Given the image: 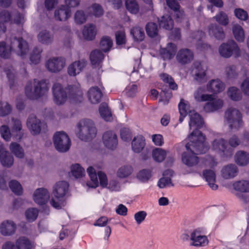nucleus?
Wrapping results in <instances>:
<instances>
[{
  "instance_id": "1",
  "label": "nucleus",
  "mask_w": 249,
  "mask_h": 249,
  "mask_svg": "<svg viewBox=\"0 0 249 249\" xmlns=\"http://www.w3.org/2000/svg\"><path fill=\"white\" fill-rule=\"evenodd\" d=\"M204 136L198 131L195 133H193L186 139L187 151L181 156L182 163L188 168L184 172V174L194 172L193 167L198 163V159L196 154H202L208 150L207 146L204 143Z\"/></svg>"
},
{
  "instance_id": "2",
  "label": "nucleus",
  "mask_w": 249,
  "mask_h": 249,
  "mask_svg": "<svg viewBox=\"0 0 249 249\" xmlns=\"http://www.w3.org/2000/svg\"><path fill=\"white\" fill-rule=\"evenodd\" d=\"M96 165L89 166L87 168L89 179L84 184L89 188L95 189L99 186L108 189L112 192H118L121 190V185L116 179H111L108 181L107 174L97 169H100Z\"/></svg>"
},
{
  "instance_id": "3",
  "label": "nucleus",
  "mask_w": 249,
  "mask_h": 249,
  "mask_svg": "<svg viewBox=\"0 0 249 249\" xmlns=\"http://www.w3.org/2000/svg\"><path fill=\"white\" fill-rule=\"evenodd\" d=\"M69 184L66 181H57L52 188V195L50 205L56 209H61L66 205V202L63 198L68 192Z\"/></svg>"
},
{
  "instance_id": "4",
  "label": "nucleus",
  "mask_w": 249,
  "mask_h": 249,
  "mask_svg": "<svg viewBox=\"0 0 249 249\" xmlns=\"http://www.w3.org/2000/svg\"><path fill=\"white\" fill-rule=\"evenodd\" d=\"M96 133L94 124L90 119H82L76 125L75 134L82 141H88L94 138Z\"/></svg>"
},
{
  "instance_id": "5",
  "label": "nucleus",
  "mask_w": 249,
  "mask_h": 249,
  "mask_svg": "<svg viewBox=\"0 0 249 249\" xmlns=\"http://www.w3.org/2000/svg\"><path fill=\"white\" fill-rule=\"evenodd\" d=\"M219 53L223 57L230 58L233 55L239 57L242 55V52L234 41H230L222 43L218 49Z\"/></svg>"
},
{
  "instance_id": "6",
  "label": "nucleus",
  "mask_w": 249,
  "mask_h": 249,
  "mask_svg": "<svg viewBox=\"0 0 249 249\" xmlns=\"http://www.w3.org/2000/svg\"><path fill=\"white\" fill-rule=\"evenodd\" d=\"M53 142L55 149L61 152L67 151L71 146V141L64 132H56L53 137Z\"/></svg>"
},
{
  "instance_id": "7",
  "label": "nucleus",
  "mask_w": 249,
  "mask_h": 249,
  "mask_svg": "<svg viewBox=\"0 0 249 249\" xmlns=\"http://www.w3.org/2000/svg\"><path fill=\"white\" fill-rule=\"evenodd\" d=\"M241 113L235 108L230 107L225 112V118L229 127L237 129L242 125Z\"/></svg>"
},
{
  "instance_id": "8",
  "label": "nucleus",
  "mask_w": 249,
  "mask_h": 249,
  "mask_svg": "<svg viewBox=\"0 0 249 249\" xmlns=\"http://www.w3.org/2000/svg\"><path fill=\"white\" fill-rule=\"evenodd\" d=\"M32 199L35 203L39 206L46 205L49 202L50 203V192L46 188H37L33 193Z\"/></svg>"
},
{
  "instance_id": "9",
  "label": "nucleus",
  "mask_w": 249,
  "mask_h": 249,
  "mask_svg": "<svg viewBox=\"0 0 249 249\" xmlns=\"http://www.w3.org/2000/svg\"><path fill=\"white\" fill-rule=\"evenodd\" d=\"M47 89L48 86L45 82H38L35 81L33 83H31L26 86L25 93L30 98H34L44 93Z\"/></svg>"
},
{
  "instance_id": "10",
  "label": "nucleus",
  "mask_w": 249,
  "mask_h": 249,
  "mask_svg": "<svg viewBox=\"0 0 249 249\" xmlns=\"http://www.w3.org/2000/svg\"><path fill=\"white\" fill-rule=\"evenodd\" d=\"M209 240L202 229L197 228L190 233V245L196 247H204L208 244Z\"/></svg>"
},
{
  "instance_id": "11",
  "label": "nucleus",
  "mask_w": 249,
  "mask_h": 249,
  "mask_svg": "<svg viewBox=\"0 0 249 249\" xmlns=\"http://www.w3.org/2000/svg\"><path fill=\"white\" fill-rule=\"evenodd\" d=\"M225 143L222 138L216 139L212 142L211 149L222 158L229 157L231 155L232 151L227 148Z\"/></svg>"
},
{
  "instance_id": "12",
  "label": "nucleus",
  "mask_w": 249,
  "mask_h": 249,
  "mask_svg": "<svg viewBox=\"0 0 249 249\" xmlns=\"http://www.w3.org/2000/svg\"><path fill=\"white\" fill-rule=\"evenodd\" d=\"M207 67L200 63L196 62L192 69V75L194 79L199 82H203L206 80Z\"/></svg>"
},
{
  "instance_id": "13",
  "label": "nucleus",
  "mask_w": 249,
  "mask_h": 249,
  "mask_svg": "<svg viewBox=\"0 0 249 249\" xmlns=\"http://www.w3.org/2000/svg\"><path fill=\"white\" fill-rule=\"evenodd\" d=\"M65 64V60L63 58L52 57L46 62V67L50 71L57 72L64 68Z\"/></svg>"
},
{
  "instance_id": "14",
  "label": "nucleus",
  "mask_w": 249,
  "mask_h": 249,
  "mask_svg": "<svg viewBox=\"0 0 249 249\" xmlns=\"http://www.w3.org/2000/svg\"><path fill=\"white\" fill-rule=\"evenodd\" d=\"M204 106V110L207 112H213L222 108L224 105L223 100L213 95L211 98Z\"/></svg>"
},
{
  "instance_id": "15",
  "label": "nucleus",
  "mask_w": 249,
  "mask_h": 249,
  "mask_svg": "<svg viewBox=\"0 0 249 249\" xmlns=\"http://www.w3.org/2000/svg\"><path fill=\"white\" fill-rule=\"evenodd\" d=\"M16 230L17 225L12 220H4L0 224V233L3 236H11L15 233Z\"/></svg>"
},
{
  "instance_id": "16",
  "label": "nucleus",
  "mask_w": 249,
  "mask_h": 249,
  "mask_svg": "<svg viewBox=\"0 0 249 249\" xmlns=\"http://www.w3.org/2000/svg\"><path fill=\"white\" fill-rule=\"evenodd\" d=\"M27 125L33 134H38L42 128L46 127V124H42L36 116H30L27 122Z\"/></svg>"
},
{
  "instance_id": "17",
  "label": "nucleus",
  "mask_w": 249,
  "mask_h": 249,
  "mask_svg": "<svg viewBox=\"0 0 249 249\" xmlns=\"http://www.w3.org/2000/svg\"><path fill=\"white\" fill-rule=\"evenodd\" d=\"M53 90L54 102L56 104L62 105L67 101L68 96L66 92L63 90L61 85L55 84L53 85Z\"/></svg>"
},
{
  "instance_id": "18",
  "label": "nucleus",
  "mask_w": 249,
  "mask_h": 249,
  "mask_svg": "<svg viewBox=\"0 0 249 249\" xmlns=\"http://www.w3.org/2000/svg\"><path fill=\"white\" fill-rule=\"evenodd\" d=\"M202 176L207 182L209 186L213 190L218 189V186L216 183V173L213 169H206L203 171Z\"/></svg>"
},
{
  "instance_id": "19",
  "label": "nucleus",
  "mask_w": 249,
  "mask_h": 249,
  "mask_svg": "<svg viewBox=\"0 0 249 249\" xmlns=\"http://www.w3.org/2000/svg\"><path fill=\"white\" fill-rule=\"evenodd\" d=\"M190 117L189 126L191 129H195L193 133H196V131L199 132L202 136L203 135L196 129L201 126L203 124V120L200 116L197 113L195 110L190 111L189 114Z\"/></svg>"
},
{
  "instance_id": "20",
  "label": "nucleus",
  "mask_w": 249,
  "mask_h": 249,
  "mask_svg": "<svg viewBox=\"0 0 249 249\" xmlns=\"http://www.w3.org/2000/svg\"><path fill=\"white\" fill-rule=\"evenodd\" d=\"M103 142L106 147L113 149L118 143L116 135L112 131H107L103 136Z\"/></svg>"
},
{
  "instance_id": "21",
  "label": "nucleus",
  "mask_w": 249,
  "mask_h": 249,
  "mask_svg": "<svg viewBox=\"0 0 249 249\" xmlns=\"http://www.w3.org/2000/svg\"><path fill=\"white\" fill-rule=\"evenodd\" d=\"M3 144L0 142V162L3 166L9 167L14 163V158L7 151L4 150Z\"/></svg>"
},
{
  "instance_id": "22",
  "label": "nucleus",
  "mask_w": 249,
  "mask_h": 249,
  "mask_svg": "<svg viewBox=\"0 0 249 249\" xmlns=\"http://www.w3.org/2000/svg\"><path fill=\"white\" fill-rule=\"evenodd\" d=\"M86 61L82 59L75 61L71 64L68 68V73L71 76H75L79 74L86 65Z\"/></svg>"
},
{
  "instance_id": "23",
  "label": "nucleus",
  "mask_w": 249,
  "mask_h": 249,
  "mask_svg": "<svg viewBox=\"0 0 249 249\" xmlns=\"http://www.w3.org/2000/svg\"><path fill=\"white\" fill-rule=\"evenodd\" d=\"M225 88L224 83L219 79H213L210 81L207 84V91L219 93L222 92Z\"/></svg>"
},
{
  "instance_id": "24",
  "label": "nucleus",
  "mask_w": 249,
  "mask_h": 249,
  "mask_svg": "<svg viewBox=\"0 0 249 249\" xmlns=\"http://www.w3.org/2000/svg\"><path fill=\"white\" fill-rule=\"evenodd\" d=\"M87 96L91 104H96L101 101L102 92L98 87H93L89 89Z\"/></svg>"
},
{
  "instance_id": "25",
  "label": "nucleus",
  "mask_w": 249,
  "mask_h": 249,
  "mask_svg": "<svg viewBox=\"0 0 249 249\" xmlns=\"http://www.w3.org/2000/svg\"><path fill=\"white\" fill-rule=\"evenodd\" d=\"M174 174L172 170L168 169L163 173L164 177L159 179L158 182V186L160 188H164L167 187H172L174 184L172 183L171 177Z\"/></svg>"
},
{
  "instance_id": "26",
  "label": "nucleus",
  "mask_w": 249,
  "mask_h": 249,
  "mask_svg": "<svg viewBox=\"0 0 249 249\" xmlns=\"http://www.w3.org/2000/svg\"><path fill=\"white\" fill-rule=\"evenodd\" d=\"M194 57L193 53L189 49H183L179 50L177 55V60L181 64L190 62Z\"/></svg>"
},
{
  "instance_id": "27",
  "label": "nucleus",
  "mask_w": 249,
  "mask_h": 249,
  "mask_svg": "<svg viewBox=\"0 0 249 249\" xmlns=\"http://www.w3.org/2000/svg\"><path fill=\"white\" fill-rule=\"evenodd\" d=\"M146 146L144 138L142 136L135 137L131 142V147L133 151L136 153L141 152Z\"/></svg>"
},
{
  "instance_id": "28",
  "label": "nucleus",
  "mask_w": 249,
  "mask_h": 249,
  "mask_svg": "<svg viewBox=\"0 0 249 249\" xmlns=\"http://www.w3.org/2000/svg\"><path fill=\"white\" fill-rule=\"evenodd\" d=\"M178 111L180 114L179 122L182 123L187 114H190V105L188 101L183 99H180L178 105Z\"/></svg>"
},
{
  "instance_id": "29",
  "label": "nucleus",
  "mask_w": 249,
  "mask_h": 249,
  "mask_svg": "<svg viewBox=\"0 0 249 249\" xmlns=\"http://www.w3.org/2000/svg\"><path fill=\"white\" fill-rule=\"evenodd\" d=\"M97 29L93 24L85 25L82 31L84 38L86 40H91L93 39L96 35Z\"/></svg>"
},
{
  "instance_id": "30",
  "label": "nucleus",
  "mask_w": 249,
  "mask_h": 249,
  "mask_svg": "<svg viewBox=\"0 0 249 249\" xmlns=\"http://www.w3.org/2000/svg\"><path fill=\"white\" fill-rule=\"evenodd\" d=\"M70 173L76 179H81L86 175L84 168L78 163L71 165L70 168Z\"/></svg>"
},
{
  "instance_id": "31",
  "label": "nucleus",
  "mask_w": 249,
  "mask_h": 249,
  "mask_svg": "<svg viewBox=\"0 0 249 249\" xmlns=\"http://www.w3.org/2000/svg\"><path fill=\"white\" fill-rule=\"evenodd\" d=\"M71 11L70 9L63 6L55 10L54 17L57 20L65 21L71 16Z\"/></svg>"
},
{
  "instance_id": "32",
  "label": "nucleus",
  "mask_w": 249,
  "mask_h": 249,
  "mask_svg": "<svg viewBox=\"0 0 249 249\" xmlns=\"http://www.w3.org/2000/svg\"><path fill=\"white\" fill-rule=\"evenodd\" d=\"M176 51V46L173 44L169 43L166 48L161 49L160 54L164 60H169L174 56Z\"/></svg>"
},
{
  "instance_id": "33",
  "label": "nucleus",
  "mask_w": 249,
  "mask_h": 249,
  "mask_svg": "<svg viewBox=\"0 0 249 249\" xmlns=\"http://www.w3.org/2000/svg\"><path fill=\"white\" fill-rule=\"evenodd\" d=\"M237 173L236 166L233 164H229L223 168L221 171V175L224 178L229 179L234 177Z\"/></svg>"
},
{
  "instance_id": "34",
  "label": "nucleus",
  "mask_w": 249,
  "mask_h": 249,
  "mask_svg": "<svg viewBox=\"0 0 249 249\" xmlns=\"http://www.w3.org/2000/svg\"><path fill=\"white\" fill-rule=\"evenodd\" d=\"M232 33L236 40L242 42L245 38V32L243 28L239 25L234 24L232 27Z\"/></svg>"
},
{
  "instance_id": "35",
  "label": "nucleus",
  "mask_w": 249,
  "mask_h": 249,
  "mask_svg": "<svg viewBox=\"0 0 249 249\" xmlns=\"http://www.w3.org/2000/svg\"><path fill=\"white\" fill-rule=\"evenodd\" d=\"M235 161L239 165L245 166L249 163V154L244 151H239L235 156Z\"/></svg>"
},
{
  "instance_id": "36",
  "label": "nucleus",
  "mask_w": 249,
  "mask_h": 249,
  "mask_svg": "<svg viewBox=\"0 0 249 249\" xmlns=\"http://www.w3.org/2000/svg\"><path fill=\"white\" fill-rule=\"evenodd\" d=\"M17 249H32L34 246L31 242L25 237L18 238L16 242Z\"/></svg>"
},
{
  "instance_id": "37",
  "label": "nucleus",
  "mask_w": 249,
  "mask_h": 249,
  "mask_svg": "<svg viewBox=\"0 0 249 249\" xmlns=\"http://www.w3.org/2000/svg\"><path fill=\"white\" fill-rule=\"evenodd\" d=\"M152 176V170L150 169H142L139 171L136 175V178L140 182H147Z\"/></svg>"
},
{
  "instance_id": "38",
  "label": "nucleus",
  "mask_w": 249,
  "mask_h": 249,
  "mask_svg": "<svg viewBox=\"0 0 249 249\" xmlns=\"http://www.w3.org/2000/svg\"><path fill=\"white\" fill-rule=\"evenodd\" d=\"M234 190L241 192H249V180H241L232 184Z\"/></svg>"
},
{
  "instance_id": "39",
  "label": "nucleus",
  "mask_w": 249,
  "mask_h": 249,
  "mask_svg": "<svg viewBox=\"0 0 249 249\" xmlns=\"http://www.w3.org/2000/svg\"><path fill=\"white\" fill-rule=\"evenodd\" d=\"M167 154V152L166 150L160 148H155L152 151V155L155 161L160 162L164 160Z\"/></svg>"
},
{
  "instance_id": "40",
  "label": "nucleus",
  "mask_w": 249,
  "mask_h": 249,
  "mask_svg": "<svg viewBox=\"0 0 249 249\" xmlns=\"http://www.w3.org/2000/svg\"><path fill=\"white\" fill-rule=\"evenodd\" d=\"M205 89L200 88L194 93V97L198 102H204L209 100L213 97V94H205Z\"/></svg>"
},
{
  "instance_id": "41",
  "label": "nucleus",
  "mask_w": 249,
  "mask_h": 249,
  "mask_svg": "<svg viewBox=\"0 0 249 249\" xmlns=\"http://www.w3.org/2000/svg\"><path fill=\"white\" fill-rule=\"evenodd\" d=\"M133 167L130 165H124L121 167L117 171V176L120 178L128 177L133 173Z\"/></svg>"
},
{
  "instance_id": "42",
  "label": "nucleus",
  "mask_w": 249,
  "mask_h": 249,
  "mask_svg": "<svg viewBox=\"0 0 249 249\" xmlns=\"http://www.w3.org/2000/svg\"><path fill=\"white\" fill-rule=\"evenodd\" d=\"M113 46V41L111 38L108 36H104L102 37L100 47L104 52L109 51Z\"/></svg>"
},
{
  "instance_id": "43",
  "label": "nucleus",
  "mask_w": 249,
  "mask_h": 249,
  "mask_svg": "<svg viewBox=\"0 0 249 249\" xmlns=\"http://www.w3.org/2000/svg\"><path fill=\"white\" fill-rule=\"evenodd\" d=\"M130 34L136 42L142 41L145 38L144 31L139 27H135L132 28L130 31Z\"/></svg>"
},
{
  "instance_id": "44",
  "label": "nucleus",
  "mask_w": 249,
  "mask_h": 249,
  "mask_svg": "<svg viewBox=\"0 0 249 249\" xmlns=\"http://www.w3.org/2000/svg\"><path fill=\"white\" fill-rule=\"evenodd\" d=\"M167 5L172 9L174 10L176 15L178 21H180V18L183 16V12L179 10V6L176 0H166Z\"/></svg>"
},
{
  "instance_id": "45",
  "label": "nucleus",
  "mask_w": 249,
  "mask_h": 249,
  "mask_svg": "<svg viewBox=\"0 0 249 249\" xmlns=\"http://www.w3.org/2000/svg\"><path fill=\"white\" fill-rule=\"evenodd\" d=\"M227 95L231 100L235 101L241 99L242 95L239 89L235 87H231L227 91Z\"/></svg>"
},
{
  "instance_id": "46",
  "label": "nucleus",
  "mask_w": 249,
  "mask_h": 249,
  "mask_svg": "<svg viewBox=\"0 0 249 249\" xmlns=\"http://www.w3.org/2000/svg\"><path fill=\"white\" fill-rule=\"evenodd\" d=\"M147 35L150 37H156L158 35L159 28L156 23L149 22L145 26Z\"/></svg>"
},
{
  "instance_id": "47",
  "label": "nucleus",
  "mask_w": 249,
  "mask_h": 249,
  "mask_svg": "<svg viewBox=\"0 0 249 249\" xmlns=\"http://www.w3.org/2000/svg\"><path fill=\"white\" fill-rule=\"evenodd\" d=\"M125 6L127 10L131 14H136L139 11V6L136 0H126Z\"/></svg>"
},
{
  "instance_id": "48",
  "label": "nucleus",
  "mask_w": 249,
  "mask_h": 249,
  "mask_svg": "<svg viewBox=\"0 0 249 249\" xmlns=\"http://www.w3.org/2000/svg\"><path fill=\"white\" fill-rule=\"evenodd\" d=\"M99 113L101 116L105 120L109 121L112 120V114L107 105L106 104H102L99 108Z\"/></svg>"
},
{
  "instance_id": "49",
  "label": "nucleus",
  "mask_w": 249,
  "mask_h": 249,
  "mask_svg": "<svg viewBox=\"0 0 249 249\" xmlns=\"http://www.w3.org/2000/svg\"><path fill=\"white\" fill-rule=\"evenodd\" d=\"M104 57L103 53L98 50L92 52L90 55V59L93 65L99 64L103 60Z\"/></svg>"
},
{
  "instance_id": "50",
  "label": "nucleus",
  "mask_w": 249,
  "mask_h": 249,
  "mask_svg": "<svg viewBox=\"0 0 249 249\" xmlns=\"http://www.w3.org/2000/svg\"><path fill=\"white\" fill-rule=\"evenodd\" d=\"M10 15L9 13L4 10L0 13V30L5 32L6 30V24L10 21Z\"/></svg>"
},
{
  "instance_id": "51",
  "label": "nucleus",
  "mask_w": 249,
  "mask_h": 249,
  "mask_svg": "<svg viewBox=\"0 0 249 249\" xmlns=\"http://www.w3.org/2000/svg\"><path fill=\"white\" fill-rule=\"evenodd\" d=\"M11 151L18 158H22L24 157V153L22 148L18 143L12 142L10 147Z\"/></svg>"
},
{
  "instance_id": "52",
  "label": "nucleus",
  "mask_w": 249,
  "mask_h": 249,
  "mask_svg": "<svg viewBox=\"0 0 249 249\" xmlns=\"http://www.w3.org/2000/svg\"><path fill=\"white\" fill-rule=\"evenodd\" d=\"M160 25L166 30H170L173 27V22L170 16L165 15L161 18L160 21Z\"/></svg>"
},
{
  "instance_id": "53",
  "label": "nucleus",
  "mask_w": 249,
  "mask_h": 249,
  "mask_svg": "<svg viewBox=\"0 0 249 249\" xmlns=\"http://www.w3.org/2000/svg\"><path fill=\"white\" fill-rule=\"evenodd\" d=\"M38 214V210L37 208H29L25 213L26 218L29 222L35 221L37 217Z\"/></svg>"
},
{
  "instance_id": "54",
  "label": "nucleus",
  "mask_w": 249,
  "mask_h": 249,
  "mask_svg": "<svg viewBox=\"0 0 249 249\" xmlns=\"http://www.w3.org/2000/svg\"><path fill=\"white\" fill-rule=\"evenodd\" d=\"M115 38L117 45L120 46L125 44L126 39L124 29H121L115 33Z\"/></svg>"
},
{
  "instance_id": "55",
  "label": "nucleus",
  "mask_w": 249,
  "mask_h": 249,
  "mask_svg": "<svg viewBox=\"0 0 249 249\" xmlns=\"http://www.w3.org/2000/svg\"><path fill=\"white\" fill-rule=\"evenodd\" d=\"M11 53V46L6 45L4 42H0V56L3 58L8 57Z\"/></svg>"
},
{
  "instance_id": "56",
  "label": "nucleus",
  "mask_w": 249,
  "mask_h": 249,
  "mask_svg": "<svg viewBox=\"0 0 249 249\" xmlns=\"http://www.w3.org/2000/svg\"><path fill=\"white\" fill-rule=\"evenodd\" d=\"M209 32L210 35L214 36L218 39H222L224 37V33L223 30L218 27H211L209 29Z\"/></svg>"
},
{
  "instance_id": "57",
  "label": "nucleus",
  "mask_w": 249,
  "mask_h": 249,
  "mask_svg": "<svg viewBox=\"0 0 249 249\" xmlns=\"http://www.w3.org/2000/svg\"><path fill=\"white\" fill-rule=\"evenodd\" d=\"M9 186L10 189L15 194L19 195L22 193V187L18 181L12 180L9 182Z\"/></svg>"
},
{
  "instance_id": "58",
  "label": "nucleus",
  "mask_w": 249,
  "mask_h": 249,
  "mask_svg": "<svg viewBox=\"0 0 249 249\" xmlns=\"http://www.w3.org/2000/svg\"><path fill=\"white\" fill-rule=\"evenodd\" d=\"M160 77L163 82L169 84L171 89L174 90L177 89V85L174 82V80L170 75L166 73H162L160 74Z\"/></svg>"
},
{
  "instance_id": "59",
  "label": "nucleus",
  "mask_w": 249,
  "mask_h": 249,
  "mask_svg": "<svg viewBox=\"0 0 249 249\" xmlns=\"http://www.w3.org/2000/svg\"><path fill=\"white\" fill-rule=\"evenodd\" d=\"M13 44H17L18 46L20 52L18 53L20 55H23L28 50V46L27 43L24 41L22 39L17 40L15 39Z\"/></svg>"
},
{
  "instance_id": "60",
  "label": "nucleus",
  "mask_w": 249,
  "mask_h": 249,
  "mask_svg": "<svg viewBox=\"0 0 249 249\" xmlns=\"http://www.w3.org/2000/svg\"><path fill=\"white\" fill-rule=\"evenodd\" d=\"M38 39L42 43H48L52 41V37L46 31H42L38 35Z\"/></svg>"
},
{
  "instance_id": "61",
  "label": "nucleus",
  "mask_w": 249,
  "mask_h": 249,
  "mask_svg": "<svg viewBox=\"0 0 249 249\" xmlns=\"http://www.w3.org/2000/svg\"><path fill=\"white\" fill-rule=\"evenodd\" d=\"M147 213L144 211H140L136 213L134 215V218L138 225L142 224L145 219Z\"/></svg>"
},
{
  "instance_id": "62",
  "label": "nucleus",
  "mask_w": 249,
  "mask_h": 249,
  "mask_svg": "<svg viewBox=\"0 0 249 249\" xmlns=\"http://www.w3.org/2000/svg\"><path fill=\"white\" fill-rule=\"evenodd\" d=\"M88 17L83 11H78L75 14L74 19L77 23L82 24L87 20Z\"/></svg>"
},
{
  "instance_id": "63",
  "label": "nucleus",
  "mask_w": 249,
  "mask_h": 249,
  "mask_svg": "<svg viewBox=\"0 0 249 249\" xmlns=\"http://www.w3.org/2000/svg\"><path fill=\"white\" fill-rule=\"evenodd\" d=\"M90 12L96 17H98L103 14V10L102 7L97 4H93L89 8Z\"/></svg>"
},
{
  "instance_id": "64",
  "label": "nucleus",
  "mask_w": 249,
  "mask_h": 249,
  "mask_svg": "<svg viewBox=\"0 0 249 249\" xmlns=\"http://www.w3.org/2000/svg\"><path fill=\"white\" fill-rule=\"evenodd\" d=\"M0 133L4 140L7 141L10 140L11 134L7 126L5 125L1 126L0 128Z\"/></svg>"
}]
</instances>
